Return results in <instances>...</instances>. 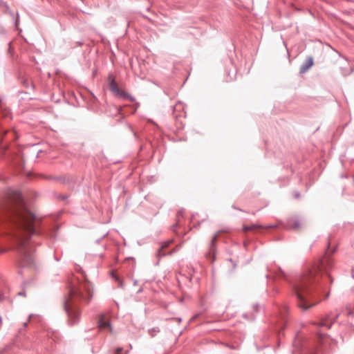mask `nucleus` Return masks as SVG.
Instances as JSON below:
<instances>
[{"label":"nucleus","instance_id":"obj_1","mask_svg":"<svg viewBox=\"0 0 354 354\" xmlns=\"http://www.w3.org/2000/svg\"><path fill=\"white\" fill-rule=\"evenodd\" d=\"M10 200L15 204L14 209L10 212V224L17 228L19 234L17 235L20 247L24 250L23 266H32L34 261L26 249V244L30 234L35 232V217L28 210L21 201V196L17 192L9 194Z\"/></svg>","mask_w":354,"mask_h":354},{"label":"nucleus","instance_id":"obj_2","mask_svg":"<svg viewBox=\"0 0 354 354\" xmlns=\"http://www.w3.org/2000/svg\"><path fill=\"white\" fill-rule=\"evenodd\" d=\"M333 267V261L329 255H325L319 263L309 270L295 287V294L298 299V306L307 310L315 306L319 301H314L311 296V287L319 281L322 274Z\"/></svg>","mask_w":354,"mask_h":354},{"label":"nucleus","instance_id":"obj_3","mask_svg":"<svg viewBox=\"0 0 354 354\" xmlns=\"http://www.w3.org/2000/svg\"><path fill=\"white\" fill-rule=\"evenodd\" d=\"M84 278V276H82ZM93 296V289L91 284L86 279H84L82 281L77 277H73L70 282L68 296L65 301L64 308L69 317L77 313L73 310V305L80 301L88 302Z\"/></svg>","mask_w":354,"mask_h":354},{"label":"nucleus","instance_id":"obj_4","mask_svg":"<svg viewBox=\"0 0 354 354\" xmlns=\"http://www.w3.org/2000/svg\"><path fill=\"white\" fill-rule=\"evenodd\" d=\"M109 87L111 92L118 97L127 99L130 102L134 101V98L128 94L125 91L120 88L115 80L111 76L109 77Z\"/></svg>","mask_w":354,"mask_h":354},{"label":"nucleus","instance_id":"obj_5","mask_svg":"<svg viewBox=\"0 0 354 354\" xmlns=\"http://www.w3.org/2000/svg\"><path fill=\"white\" fill-rule=\"evenodd\" d=\"M98 327L101 330H109L112 332V328L110 325L109 318L107 315H101L98 320Z\"/></svg>","mask_w":354,"mask_h":354},{"label":"nucleus","instance_id":"obj_6","mask_svg":"<svg viewBox=\"0 0 354 354\" xmlns=\"http://www.w3.org/2000/svg\"><path fill=\"white\" fill-rule=\"evenodd\" d=\"M265 227L257 225V224H251L250 225H243V230L246 232L248 231L255 232L256 230L259 229L264 228Z\"/></svg>","mask_w":354,"mask_h":354},{"label":"nucleus","instance_id":"obj_7","mask_svg":"<svg viewBox=\"0 0 354 354\" xmlns=\"http://www.w3.org/2000/svg\"><path fill=\"white\" fill-rule=\"evenodd\" d=\"M313 65V59L312 57H308L305 64H304L300 68L301 73H305L307 70H308Z\"/></svg>","mask_w":354,"mask_h":354},{"label":"nucleus","instance_id":"obj_8","mask_svg":"<svg viewBox=\"0 0 354 354\" xmlns=\"http://www.w3.org/2000/svg\"><path fill=\"white\" fill-rule=\"evenodd\" d=\"M170 241H167V242H165L164 243L162 246L158 249V250L157 251V257H162L166 255V252H165V250L166 248L169 246V245L170 244Z\"/></svg>","mask_w":354,"mask_h":354},{"label":"nucleus","instance_id":"obj_9","mask_svg":"<svg viewBox=\"0 0 354 354\" xmlns=\"http://www.w3.org/2000/svg\"><path fill=\"white\" fill-rule=\"evenodd\" d=\"M301 226V223L299 220H293L290 221L288 227L290 229L299 230Z\"/></svg>","mask_w":354,"mask_h":354},{"label":"nucleus","instance_id":"obj_10","mask_svg":"<svg viewBox=\"0 0 354 354\" xmlns=\"http://www.w3.org/2000/svg\"><path fill=\"white\" fill-rule=\"evenodd\" d=\"M332 324V322H328V318H325L324 319H322L320 323H319V325L321 326H326L327 328H330V326H331Z\"/></svg>","mask_w":354,"mask_h":354},{"label":"nucleus","instance_id":"obj_11","mask_svg":"<svg viewBox=\"0 0 354 354\" xmlns=\"http://www.w3.org/2000/svg\"><path fill=\"white\" fill-rule=\"evenodd\" d=\"M218 236V234H216L213 236L212 240V246L215 244V243H216V240H217Z\"/></svg>","mask_w":354,"mask_h":354}]
</instances>
